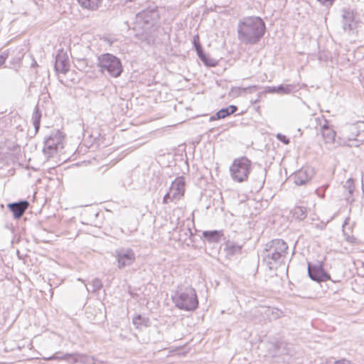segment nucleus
Returning <instances> with one entry per match:
<instances>
[{
  "label": "nucleus",
  "instance_id": "c9c22d12",
  "mask_svg": "<svg viewBox=\"0 0 364 364\" xmlns=\"http://www.w3.org/2000/svg\"><path fill=\"white\" fill-rule=\"evenodd\" d=\"M23 57V53L20 50H18V56L14 59L15 63H19Z\"/></svg>",
  "mask_w": 364,
  "mask_h": 364
},
{
  "label": "nucleus",
  "instance_id": "423d86ee",
  "mask_svg": "<svg viewBox=\"0 0 364 364\" xmlns=\"http://www.w3.org/2000/svg\"><path fill=\"white\" fill-rule=\"evenodd\" d=\"M64 136L60 131L52 132L46 139L43 153L48 157L52 156L55 153L63 148Z\"/></svg>",
  "mask_w": 364,
  "mask_h": 364
},
{
  "label": "nucleus",
  "instance_id": "7ed1b4c3",
  "mask_svg": "<svg viewBox=\"0 0 364 364\" xmlns=\"http://www.w3.org/2000/svg\"><path fill=\"white\" fill-rule=\"evenodd\" d=\"M172 299L176 306L181 310L194 311L198 306L196 291L191 287L178 290Z\"/></svg>",
  "mask_w": 364,
  "mask_h": 364
},
{
  "label": "nucleus",
  "instance_id": "4468645a",
  "mask_svg": "<svg viewBox=\"0 0 364 364\" xmlns=\"http://www.w3.org/2000/svg\"><path fill=\"white\" fill-rule=\"evenodd\" d=\"M357 23L354 21V17L352 13L344 11L343 14V28L349 34L354 33Z\"/></svg>",
  "mask_w": 364,
  "mask_h": 364
},
{
  "label": "nucleus",
  "instance_id": "6e6552de",
  "mask_svg": "<svg viewBox=\"0 0 364 364\" xmlns=\"http://www.w3.org/2000/svg\"><path fill=\"white\" fill-rule=\"evenodd\" d=\"M114 256L117 259L119 269L132 265L136 259L135 253L130 248L121 247L117 249L114 251Z\"/></svg>",
  "mask_w": 364,
  "mask_h": 364
},
{
  "label": "nucleus",
  "instance_id": "7c9ffc66",
  "mask_svg": "<svg viewBox=\"0 0 364 364\" xmlns=\"http://www.w3.org/2000/svg\"><path fill=\"white\" fill-rule=\"evenodd\" d=\"M143 321H144V318L141 315H138L133 318V323L137 328Z\"/></svg>",
  "mask_w": 364,
  "mask_h": 364
},
{
  "label": "nucleus",
  "instance_id": "c85d7f7f",
  "mask_svg": "<svg viewBox=\"0 0 364 364\" xmlns=\"http://www.w3.org/2000/svg\"><path fill=\"white\" fill-rule=\"evenodd\" d=\"M344 188L348 191L349 194H352L354 191V181L352 178H348L344 185Z\"/></svg>",
  "mask_w": 364,
  "mask_h": 364
},
{
  "label": "nucleus",
  "instance_id": "6ab92c4d",
  "mask_svg": "<svg viewBox=\"0 0 364 364\" xmlns=\"http://www.w3.org/2000/svg\"><path fill=\"white\" fill-rule=\"evenodd\" d=\"M343 135L348 140H353L358 135V130L355 124L346 125L343 129Z\"/></svg>",
  "mask_w": 364,
  "mask_h": 364
},
{
  "label": "nucleus",
  "instance_id": "a19ab883",
  "mask_svg": "<svg viewBox=\"0 0 364 364\" xmlns=\"http://www.w3.org/2000/svg\"><path fill=\"white\" fill-rule=\"evenodd\" d=\"M362 191H363V193L364 195V183L363 182V185H362Z\"/></svg>",
  "mask_w": 364,
  "mask_h": 364
},
{
  "label": "nucleus",
  "instance_id": "ddd939ff",
  "mask_svg": "<svg viewBox=\"0 0 364 364\" xmlns=\"http://www.w3.org/2000/svg\"><path fill=\"white\" fill-rule=\"evenodd\" d=\"M28 203L26 200L9 203V209L13 213L14 218H20L28 208Z\"/></svg>",
  "mask_w": 364,
  "mask_h": 364
},
{
  "label": "nucleus",
  "instance_id": "aec40b11",
  "mask_svg": "<svg viewBox=\"0 0 364 364\" xmlns=\"http://www.w3.org/2000/svg\"><path fill=\"white\" fill-rule=\"evenodd\" d=\"M75 66L80 70L84 73H88L91 69V65H89V61L85 58H77L75 62Z\"/></svg>",
  "mask_w": 364,
  "mask_h": 364
},
{
  "label": "nucleus",
  "instance_id": "a878e982",
  "mask_svg": "<svg viewBox=\"0 0 364 364\" xmlns=\"http://www.w3.org/2000/svg\"><path fill=\"white\" fill-rule=\"evenodd\" d=\"M80 363L82 364H95V359L93 356L87 355L86 354H80Z\"/></svg>",
  "mask_w": 364,
  "mask_h": 364
},
{
  "label": "nucleus",
  "instance_id": "f8f14e48",
  "mask_svg": "<svg viewBox=\"0 0 364 364\" xmlns=\"http://www.w3.org/2000/svg\"><path fill=\"white\" fill-rule=\"evenodd\" d=\"M69 59L65 53H58L55 58V69L57 72L65 74L69 70Z\"/></svg>",
  "mask_w": 364,
  "mask_h": 364
},
{
  "label": "nucleus",
  "instance_id": "4c0bfd02",
  "mask_svg": "<svg viewBox=\"0 0 364 364\" xmlns=\"http://www.w3.org/2000/svg\"><path fill=\"white\" fill-rule=\"evenodd\" d=\"M266 92L269 93H277V87H267Z\"/></svg>",
  "mask_w": 364,
  "mask_h": 364
},
{
  "label": "nucleus",
  "instance_id": "ea45409f",
  "mask_svg": "<svg viewBox=\"0 0 364 364\" xmlns=\"http://www.w3.org/2000/svg\"><path fill=\"white\" fill-rule=\"evenodd\" d=\"M334 361H335V360H330L327 361V362L326 363V364H333V362H334Z\"/></svg>",
  "mask_w": 364,
  "mask_h": 364
},
{
  "label": "nucleus",
  "instance_id": "f03ea898",
  "mask_svg": "<svg viewBox=\"0 0 364 364\" xmlns=\"http://www.w3.org/2000/svg\"><path fill=\"white\" fill-rule=\"evenodd\" d=\"M287 250L288 245L280 239L273 240L266 245L264 261L269 269L277 268L284 262Z\"/></svg>",
  "mask_w": 364,
  "mask_h": 364
},
{
  "label": "nucleus",
  "instance_id": "b1692460",
  "mask_svg": "<svg viewBox=\"0 0 364 364\" xmlns=\"http://www.w3.org/2000/svg\"><path fill=\"white\" fill-rule=\"evenodd\" d=\"M250 88V87H234L230 89V95L233 97H237L245 92Z\"/></svg>",
  "mask_w": 364,
  "mask_h": 364
},
{
  "label": "nucleus",
  "instance_id": "a211bd4d",
  "mask_svg": "<svg viewBox=\"0 0 364 364\" xmlns=\"http://www.w3.org/2000/svg\"><path fill=\"white\" fill-rule=\"evenodd\" d=\"M203 237L209 242H218L223 234L218 230L203 231Z\"/></svg>",
  "mask_w": 364,
  "mask_h": 364
},
{
  "label": "nucleus",
  "instance_id": "c756f323",
  "mask_svg": "<svg viewBox=\"0 0 364 364\" xmlns=\"http://www.w3.org/2000/svg\"><path fill=\"white\" fill-rule=\"evenodd\" d=\"M46 360H62V353L61 352H57L55 354H53L50 357L45 358H44Z\"/></svg>",
  "mask_w": 364,
  "mask_h": 364
},
{
  "label": "nucleus",
  "instance_id": "72a5a7b5",
  "mask_svg": "<svg viewBox=\"0 0 364 364\" xmlns=\"http://www.w3.org/2000/svg\"><path fill=\"white\" fill-rule=\"evenodd\" d=\"M318 2H320L322 5L325 6H331L333 4V2L334 0H317Z\"/></svg>",
  "mask_w": 364,
  "mask_h": 364
},
{
  "label": "nucleus",
  "instance_id": "1a4fd4ad",
  "mask_svg": "<svg viewBox=\"0 0 364 364\" xmlns=\"http://www.w3.org/2000/svg\"><path fill=\"white\" fill-rule=\"evenodd\" d=\"M159 19V14L155 10H145L136 16V23L146 29L154 26Z\"/></svg>",
  "mask_w": 364,
  "mask_h": 364
},
{
  "label": "nucleus",
  "instance_id": "473e14b6",
  "mask_svg": "<svg viewBox=\"0 0 364 364\" xmlns=\"http://www.w3.org/2000/svg\"><path fill=\"white\" fill-rule=\"evenodd\" d=\"M71 358L73 360V363H80V353H73Z\"/></svg>",
  "mask_w": 364,
  "mask_h": 364
},
{
  "label": "nucleus",
  "instance_id": "f257e3e1",
  "mask_svg": "<svg viewBox=\"0 0 364 364\" xmlns=\"http://www.w3.org/2000/svg\"><path fill=\"white\" fill-rule=\"evenodd\" d=\"M265 23L258 16H245L237 24L238 39L245 44H255L264 35Z\"/></svg>",
  "mask_w": 364,
  "mask_h": 364
},
{
  "label": "nucleus",
  "instance_id": "f3484780",
  "mask_svg": "<svg viewBox=\"0 0 364 364\" xmlns=\"http://www.w3.org/2000/svg\"><path fill=\"white\" fill-rule=\"evenodd\" d=\"M77 2L85 9L96 11L101 6L102 0H77Z\"/></svg>",
  "mask_w": 364,
  "mask_h": 364
},
{
  "label": "nucleus",
  "instance_id": "79ce46f5",
  "mask_svg": "<svg viewBox=\"0 0 364 364\" xmlns=\"http://www.w3.org/2000/svg\"><path fill=\"white\" fill-rule=\"evenodd\" d=\"M85 287L87 289V291H89V289L87 287V286L85 285Z\"/></svg>",
  "mask_w": 364,
  "mask_h": 364
},
{
  "label": "nucleus",
  "instance_id": "39448f33",
  "mask_svg": "<svg viewBox=\"0 0 364 364\" xmlns=\"http://www.w3.org/2000/svg\"><path fill=\"white\" fill-rule=\"evenodd\" d=\"M251 164V161L246 157L235 159L230 167L232 180L238 183L247 181L250 172Z\"/></svg>",
  "mask_w": 364,
  "mask_h": 364
},
{
  "label": "nucleus",
  "instance_id": "412c9836",
  "mask_svg": "<svg viewBox=\"0 0 364 364\" xmlns=\"http://www.w3.org/2000/svg\"><path fill=\"white\" fill-rule=\"evenodd\" d=\"M292 215L294 218L303 220L307 216V209L303 206H296L292 210Z\"/></svg>",
  "mask_w": 364,
  "mask_h": 364
},
{
  "label": "nucleus",
  "instance_id": "dca6fc26",
  "mask_svg": "<svg viewBox=\"0 0 364 364\" xmlns=\"http://www.w3.org/2000/svg\"><path fill=\"white\" fill-rule=\"evenodd\" d=\"M237 110V107L235 105H230L227 107L223 108L219 110L215 116L211 117V120L224 119L226 117L233 114Z\"/></svg>",
  "mask_w": 364,
  "mask_h": 364
},
{
  "label": "nucleus",
  "instance_id": "0eeeda50",
  "mask_svg": "<svg viewBox=\"0 0 364 364\" xmlns=\"http://www.w3.org/2000/svg\"><path fill=\"white\" fill-rule=\"evenodd\" d=\"M185 178L183 176L177 177L171 183L168 192L163 198V203L179 200L185 193Z\"/></svg>",
  "mask_w": 364,
  "mask_h": 364
},
{
  "label": "nucleus",
  "instance_id": "58836bf2",
  "mask_svg": "<svg viewBox=\"0 0 364 364\" xmlns=\"http://www.w3.org/2000/svg\"><path fill=\"white\" fill-rule=\"evenodd\" d=\"M73 355V353H62V360H68L70 358H71Z\"/></svg>",
  "mask_w": 364,
  "mask_h": 364
},
{
  "label": "nucleus",
  "instance_id": "bb28decb",
  "mask_svg": "<svg viewBox=\"0 0 364 364\" xmlns=\"http://www.w3.org/2000/svg\"><path fill=\"white\" fill-rule=\"evenodd\" d=\"M91 284L92 287V292H94V293L97 292L102 287V282L98 278L94 279L92 281Z\"/></svg>",
  "mask_w": 364,
  "mask_h": 364
},
{
  "label": "nucleus",
  "instance_id": "4be33fe9",
  "mask_svg": "<svg viewBox=\"0 0 364 364\" xmlns=\"http://www.w3.org/2000/svg\"><path fill=\"white\" fill-rule=\"evenodd\" d=\"M196 52L200 58V59L203 62V63L208 66H215L216 63L214 59L209 58L203 52L202 48H196Z\"/></svg>",
  "mask_w": 364,
  "mask_h": 364
},
{
  "label": "nucleus",
  "instance_id": "393cba45",
  "mask_svg": "<svg viewBox=\"0 0 364 364\" xmlns=\"http://www.w3.org/2000/svg\"><path fill=\"white\" fill-rule=\"evenodd\" d=\"M293 89V86L291 85H280L277 86V93L280 95H287L289 94Z\"/></svg>",
  "mask_w": 364,
  "mask_h": 364
},
{
  "label": "nucleus",
  "instance_id": "2f4dec72",
  "mask_svg": "<svg viewBox=\"0 0 364 364\" xmlns=\"http://www.w3.org/2000/svg\"><path fill=\"white\" fill-rule=\"evenodd\" d=\"M277 138L284 144H289L290 142L289 139L282 134H277Z\"/></svg>",
  "mask_w": 364,
  "mask_h": 364
},
{
  "label": "nucleus",
  "instance_id": "e433bc0d",
  "mask_svg": "<svg viewBox=\"0 0 364 364\" xmlns=\"http://www.w3.org/2000/svg\"><path fill=\"white\" fill-rule=\"evenodd\" d=\"M193 45H194V47L196 49V48H198V46L200 48H201V46L200 45L199 43V38L198 36H194V38H193Z\"/></svg>",
  "mask_w": 364,
  "mask_h": 364
},
{
  "label": "nucleus",
  "instance_id": "2eb2a0df",
  "mask_svg": "<svg viewBox=\"0 0 364 364\" xmlns=\"http://www.w3.org/2000/svg\"><path fill=\"white\" fill-rule=\"evenodd\" d=\"M321 134L326 144H333L335 141L336 132L330 128L328 122L321 125Z\"/></svg>",
  "mask_w": 364,
  "mask_h": 364
},
{
  "label": "nucleus",
  "instance_id": "5701e85b",
  "mask_svg": "<svg viewBox=\"0 0 364 364\" xmlns=\"http://www.w3.org/2000/svg\"><path fill=\"white\" fill-rule=\"evenodd\" d=\"M41 119V112H40L38 107H36L35 109L33 112V115H32V121H33V124L35 128L36 133H37L38 132V129L40 127Z\"/></svg>",
  "mask_w": 364,
  "mask_h": 364
},
{
  "label": "nucleus",
  "instance_id": "9b49d317",
  "mask_svg": "<svg viewBox=\"0 0 364 364\" xmlns=\"http://www.w3.org/2000/svg\"><path fill=\"white\" fill-rule=\"evenodd\" d=\"M308 274L309 277L316 282L326 281L330 279V275L325 271L317 267L308 266Z\"/></svg>",
  "mask_w": 364,
  "mask_h": 364
},
{
  "label": "nucleus",
  "instance_id": "9d476101",
  "mask_svg": "<svg viewBox=\"0 0 364 364\" xmlns=\"http://www.w3.org/2000/svg\"><path fill=\"white\" fill-rule=\"evenodd\" d=\"M314 173L313 168L309 166L303 167L294 173L293 176L294 181L296 185H304L311 179Z\"/></svg>",
  "mask_w": 364,
  "mask_h": 364
},
{
  "label": "nucleus",
  "instance_id": "20e7f679",
  "mask_svg": "<svg viewBox=\"0 0 364 364\" xmlns=\"http://www.w3.org/2000/svg\"><path fill=\"white\" fill-rule=\"evenodd\" d=\"M97 65L102 73L107 71L113 77H119L123 71L120 60L110 53L100 55L97 58Z\"/></svg>",
  "mask_w": 364,
  "mask_h": 364
},
{
  "label": "nucleus",
  "instance_id": "f704fd0d",
  "mask_svg": "<svg viewBox=\"0 0 364 364\" xmlns=\"http://www.w3.org/2000/svg\"><path fill=\"white\" fill-rule=\"evenodd\" d=\"M240 250H241V247L240 245H232L230 247V250L232 252V253H237V252H240Z\"/></svg>",
  "mask_w": 364,
  "mask_h": 364
},
{
  "label": "nucleus",
  "instance_id": "cd10ccee",
  "mask_svg": "<svg viewBox=\"0 0 364 364\" xmlns=\"http://www.w3.org/2000/svg\"><path fill=\"white\" fill-rule=\"evenodd\" d=\"M16 50H6L0 55V66L4 63L5 60L9 58L12 53V55L14 54Z\"/></svg>",
  "mask_w": 364,
  "mask_h": 364
}]
</instances>
